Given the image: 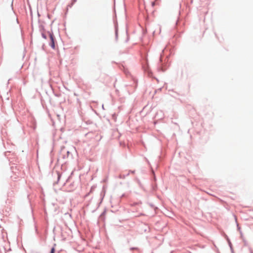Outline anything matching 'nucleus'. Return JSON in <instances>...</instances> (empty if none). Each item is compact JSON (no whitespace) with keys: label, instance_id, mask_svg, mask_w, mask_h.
Returning a JSON list of instances; mask_svg holds the SVG:
<instances>
[{"label":"nucleus","instance_id":"1","mask_svg":"<svg viewBox=\"0 0 253 253\" xmlns=\"http://www.w3.org/2000/svg\"><path fill=\"white\" fill-rule=\"evenodd\" d=\"M49 37L50 40V45L52 48H55V43L53 35L52 34H49Z\"/></svg>","mask_w":253,"mask_h":253},{"label":"nucleus","instance_id":"2","mask_svg":"<svg viewBox=\"0 0 253 253\" xmlns=\"http://www.w3.org/2000/svg\"><path fill=\"white\" fill-rule=\"evenodd\" d=\"M55 253V249L54 248H52L51 250L50 253Z\"/></svg>","mask_w":253,"mask_h":253},{"label":"nucleus","instance_id":"3","mask_svg":"<svg viewBox=\"0 0 253 253\" xmlns=\"http://www.w3.org/2000/svg\"><path fill=\"white\" fill-rule=\"evenodd\" d=\"M152 5H154V2H153V3H152Z\"/></svg>","mask_w":253,"mask_h":253}]
</instances>
